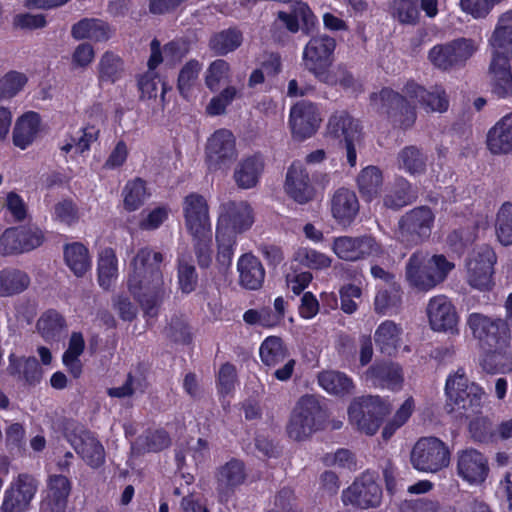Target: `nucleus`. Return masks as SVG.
<instances>
[{
    "label": "nucleus",
    "instance_id": "f257e3e1",
    "mask_svg": "<svg viewBox=\"0 0 512 512\" xmlns=\"http://www.w3.org/2000/svg\"><path fill=\"white\" fill-rule=\"evenodd\" d=\"M372 108L390 117L396 118L398 113L403 119L398 121L403 127L413 124L416 118L415 107L420 105L427 112L443 113L448 110L449 100L445 90L440 86L426 89L414 82L408 83L404 88V96L384 88L379 93L371 95Z\"/></svg>",
    "mask_w": 512,
    "mask_h": 512
},
{
    "label": "nucleus",
    "instance_id": "f03ea898",
    "mask_svg": "<svg viewBox=\"0 0 512 512\" xmlns=\"http://www.w3.org/2000/svg\"><path fill=\"white\" fill-rule=\"evenodd\" d=\"M163 256L148 247L141 248L128 266L127 286L148 316H155L166 295L160 264Z\"/></svg>",
    "mask_w": 512,
    "mask_h": 512
},
{
    "label": "nucleus",
    "instance_id": "7ed1b4c3",
    "mask_svg": "<svg viewBox=\"0 0 512 512\" xmlns=\"http://www.w3.org/2000/svg\"><path fill=\"white\" fill-rule=\"evenodd\" d=\"M473 336L477 338L485 355L481 365L488 373L512 372L510 332L501 319H492L480 313H471L467 319Z\"/></svg>",
    "mask_w": 512,
    "mask_h": 512
},
{
    "label": "nucleus",
    "instance_id": "20e7f679",
    "mask_svg": "<svg viewBox=\"0 0 512 512\" xmlns=\"http://www.w3.org/2000/svg\"><path fill=\"white\" fill-rule=\"evenodd\" d=\"M445 394L448 411L465 417L477 415L485 398L483 388L469 381L463 369H458L447 377Z\"/></svg>",
    "mask_w": 512,
    "mask_h": 512
},
{
    "label": "nucleus",
    "instance_id": "39448f33",
    "mask_svg": "<svg viewBox=\"0 0 512 512\" xmlns=\"http://www.w3.org/2000/svg\"><path fill=\"white\" fill-rule=\"evenodd\" d=\"M325 418L318 398L312 395L302 396L291 412L286 433L294 441H304L321 429Z\"/></svg>",
    "mask_w": 512,
    "mask_h": 512
},
{
    "label": "nucleus",
    "instance_id": "423d86ee",
    "mask_svg": "<svg viewBox=\"0 0 512 512\" xmlns=\"http://www.w3.org/2000/svg\"><path fill=\"white\" fill-rule=\"evenodd\" d=\"M389 410V404L379 396L363 397L351 403L348 409L349 421L361 432L374 435Z\"/></svg>",
    "mask_w": 512,
    "mask_h": 512
},
{
    "label": "nucleus",
    "instance_id": "0eeeda50",
    "mask_svg": "<svg viewBox=\"0 0 512 512\" xmlns=\"http://www.w3.org/2000/svg\"><path fill=\"white\" fill-rule=\"evenodd\" d=\"M449 462L450 451L447 445L435 437L419 439L411 452V463L421 472L436 473L446 468Z\"/></svg>",
    "mask_w": 512,
    "mask_h": 512
},
{
    "label": "nucleus",
    "instance_id": "6e6552de",
    "mask_svg": "<svg viewBox=\"0 0 512 512\" xmlns=\"http://www.w3.org/2000/svg\"><path fill=\"white\" fill-rule=\"evenodd\" d=\"M434 220L435 215L430 208H414L400 218L395 238L406 246L416 245L431 235Z\"/></svg>",
    "mask_w": 512,
    "mask_h": 512
},
{
    "label": "nucleus",
    "instance_id": "1a4fd4ad",
    "mask_svg": "<svg viewBox=\"0 0 512 512\" xmlns=\"http://www.w3.org/2000/svg\"><path fill=\"white\" fill-rule=\"evenodd\" d=\"M496 262V253L489 245H482L473 249L465 263L468 284L481 291L491 289Z\"/></svg>",
    "mask_w": 512,
    "mask_h": 512
},
{
    "label": "nucleus",
    "instance_id": "9d476101",
    "mask_svg": "<svg viewBox=\"0 0 512 512\" xmlns=\"http://www.w3.org/2000/svg\"><path fill=\"white\" fill-rule=\"evenodd\" d=\"M472 39L459 38L445 44L433 46L428 53L431 64L440 70H450L463 65L477 51Z\"/></svg>",
    "mask_w": 512,
    "mask_h": 512
},
{
    "label": "nucleus",
    "instance_id": "9b49d317",
    "mask_svg": "<svg viewBox=\"0 0 512 512\" xmlns=\"http://www.w3.org/2000/svg\"><path fill=\"white\" fill-rule=\"evenodd\" d=\"M236 139L227 129L216 130L205 146V157L210 171H227L237 158Z\"/></svg>",
    "mask_w": 512,
    "mask_h": 512
},
{
    "label": "nucleus",
    "instance_id": "f8f14e48",
    "mask_svg": "<svg viewBox=\"0 0 512 512\" xmlns=\"http://www.w3.org/2000/svg\"><path fill=\"white\" fill-rule=\"evenodd\" d=\"M335 47V39L323 34L310 39L303 51L305 67L325 83H332L327 69L331 65Z\"/></svg>",
    "mask_w": 512,
    "mask_h": 512
},
{
    "label": "nucleus",
    "instance_id": "ddd939ff",
    "mask_svg": "<svg viewBox=\"0 0 512 512\" xmlns=\"http://www.w3.org/2000/svg\"><path fill=\"white\" fill-rule=\"evenodd\" d=\"M327 133L334 138L344 140L347 161L350 166H355L357 149L361 146L363 139L359 122L344 111L336 112L328 121Z\"/></svg>",
    "mask_w": 512,
    "mask_h": 512
},
{
    "label": "nucleus",
    "instance_id": "4468645a",
    "mask_svg": "<svg viewBox=\"0 0 512 512\" xmlns=\"http://www.w3.org/2000/svg\"><path fill=\"white\" fill-rule=\"evenodd\" d=\"M331 250L339 259L348 262L377 257L382 253L381 245L370 235L334 237Z\"/></svg>",
    "mask_w": 512,
    "mask_h": 512
},
{
    "label": "nucleus",
    "instance_id": "2eb2a0df",
    "mask_svg": "<svg viewBox=\"0 0 512 512\" xmlns=\"http://www.w3.org/2000/svg\"><path fill=\"white\" fill-rule=\"evenodd\" d=\"M345 506L359 509L376 508L381 504L382 490L371 473H364L342 492Z\"/></svg>",
    "mask_w": 512,
    "mask_h": 512
},
{
    "label": "nucleus",
    "instance_id": "dca6fc26",
    "mask_svg": "<svg viewBox=\"0 0 512 512\" xmlns=\"http://www.w3.org/2000/svg\"><path fill=\"white\" fill-rule=\"evenodd\" d=\"M182 212L187 231L192 237H206L211 234L209 206L205 197L190 193L184 197Z\"/></svg>",
    "mask_w": 512,
    "mask_h": 512
},
{
    "label": "nucleus",
    "instance_id": "f3484780",
    "mask_svg": "<svg viewBox=\"0 0 512 512\" xmlns=\"http://www.w3.org/2000/svg\"><path fill=\"white\" fill-rule=\"evenodd\" d=\"M488 458L474 448H465L456 453V474L469 485L483 484L489 475Z\"/></svg>",
    "mask_w": 512,
    "mask_h": 512
},
{
    "label": "nucleus",
    "instance_id": "a211bd4d",
    "mask_svg": "<svg viewBox=\"0 0 512 512\" xmlns=\"http://www.w3.org/2000/svg\"><path fill=\"white\" fill-rule=\"evenodd\" d=\"M321 123L318 108L306 101L297 102L290 109L288 124L293 138L305 140L313 136Z\"/></svg>",
    "mask_w": 512,
    "mask_h": 512
},
{
    "label": "nucleus",
    "instance_id": "6ab92c4d",
    "mask_svg": "<svg viewBox=\"0 0 512 512\" xmlns=\"http://www.w3.org/2000/svg\"><path fill=\"white\" fill-rule=\"evenodd\" d=\"M426 313L432 330L458 333L459 316L455 306L445 295L430 298Z\"/></svg>",
    "mask_w": 512,
    "mask_h": 512
},
{
    "label": "nucleus",
    "instance_id": "aec40b11",
    "mask_svg": "<svg viewBox=\"0 0 512 512\" xmlns=\"http://www.w3.org/2000/svg\"><path fill=\"white\" fill-rule=\"evenodd\" d=\"M36 491L37 482L35 478L27 474H20L5 491L0 507L1 512L25 511L34 498Z\"/></svg>",
    "mask_w": 512,
    "mask_h": 512
},
{
    "label": "nucleus",
    "instance_id": "412c9836",
    "mask_svg": "<svg viewBox=\"0 0 512 512\" xmlns=\"http://www.w3.org/2000/svg\"><path fill=\"white\" fill-rule=\"evenodd\" d=\"M254 223V213L245 201H228L220 207L217 228L242 233L251 228Z\"/></svg>",
    "mask_w": 512,
    "mask_h": 512
},
{
    "label": "nucleus",
    "instance_id": "4be33fe9",
    "mask_svg": "<svg viewBox=\"0 0 512 512\" xmlns=\"http://www.w3.org/2000/svg\"><path fill=\"white\" fill-rule=\"evenodd\" d=\"M68 441L75 452L91 468L96 469L105 462V449L97 437L90 431L77 429L68 435Z\"/></svg>",
    "mask_w": 512,
    "mask_h": 512
},
{
    "label": "nucleus",
    "instance_id": "5701e85b",
    "mask_svg": "<svg viewBox=\"0 0 512 512\" xmlns=\"http://www.w3.org/2000/svg\"><path fill=\"white\" fill-rule=\"evenodd\" d=\"M284 187L286 193L300 204L311 201L315 196L309 174L300 161H294L288 168Z\"/></svg>",
    "mask_w": 512,
    "mask_h": 512
},
{
    "label": "nucleus",
    "instance_id": "b1692460",
    "mask_svg": "<svg viewBox=\"0 0 512 512\" xmlns=\"http://www.w3.org/2000/svg\"><path fill=\"white\" fill-rule=\"evenodd\" d=\"M489 67L491 91L499 98L512 96V73L509 60L511 56L502 53H491Z\"/></svg>",
    "mask_w": 512,
    "mask_h": 512
},
{
    "label": "nucleus",
    "instance_id": "393cba45",
    "mask_svg": "<svg viewBox=\"0 0 512 512\" xmlns=\"http://www.w3.org/2000/svg\"><path fill=\"white\" fill-rule=\"evenodd\" d=\"M486 147L492 155L512 153V112L501 117L487 132Z\"/></svg>",
    "mask_w": 512,
    "mask_h": 512
},
{
    "label": "nucleus",
    "instance_id": "a878e982",
    "mask_svg": "<svg viewBox=\"0 0 512 512\" xmlns=\"http://www.w3.org/2000/svg\"><path fill=\"white\" fill-rule=\"evenodd\" d=\"M365 377L374 386L391 391H400L404 385L403 369L397 363L374 364L367 370Z\"/></svg>",
    "mask_w": 512,
    "mask_h": 512
},
{
    "label": "nucleus",
    "instance_id": "bb28decb",
    "mask_svg": "<svg viewBox=\"0 0 512 512\" xmlns=\"http://www.w3.org/2000/svg\"><path fill=\"white\" fill-rule=\"evenodd\" d=\"M330 209L338 224L350 225L359 211V201L355 192L347 188L336 190L330 200Z\"/></svg>",
    "mask_w": 512,
    "mask_h": 512
},
{
    "label": "nucleus",
    "instance_id": "cd10ccee",
    "mask_svg": "<svg viewBox=\"0 0 512 512\" xmlns=\"http://www.w3.org/2000/svg\"><path fill=\"white\" fill-rule=\"evenodd\" d=\"M42 131L41 117L37 112L28 111L17 118L13 129V143L24 150L30 146Z\"/></svg>",
    "mask_w": 512,
    "mask_h": 512
},
{
    "label": "nucleus",
    "instance_id": "c85d7f7f",
    "mask_svg": "<svg viewBox=\"0 0 512 512\" xmlns=\"http://www.w3.org/2000/svg\"><path fill=\"white\" fill-rule=\"evenodd\" d=\"M100 128L98 123H87L82 129L68 135L61 143L60 150L64 155L74 158L90 149L93 142L98 139Z\"/></svg>",
    "mask_w": 512,
    "mask_h": 512
},
{
    "label": "nucleus",
    "instance_id": "c756f323",
    "mask_svg": "<svg viewBox=\"0 0 512 512\" xmlns=\"http://www.w3.org/2000/svg\"><path fill=\"white\" fill-rule=\"evenodd\" d=\"M244 464L236 459L221 466L217 473V489L222 496H228L244 483Z\"/></svg>",
    "mask_w": 512,
    "mask_h": 512
},
{
    "label": "nucleus",
    "instance_id": "7c9ffc66",
    "mask_svg": "<svg viewBox=\"0 0 512 512\" xmlns=\"http://www.w3.org/2000/svg\"><path fill=\"white\" fill-rule=\"evenodd\" d=\"M491 53H502L512 58V10L498 18L495 29L489 38Z\"/></svg>",
    "mask_w": 512,
    "mask_h": 512
},
{
    "label": "nucleus",
    "instance_id": "2f4dec72",
    "mask_svg": "<svg viewBox=\"0 0 512 512\" xmlns=\"http://www.w3.org/2000/svg\"><path fill=\"white\" fill-rule=\"evenodd\" d=\"M427 269L429 275L425 277H414V282L419 286L425 288H435L437 285L442 283L448 276V274L455 268V264L448 260L444 255H433L427 254Z\"/></svg>",
    "mask_w": 512,
    "mask_h": 512
},
{
    "label": "nucleus",
    "instance_id": "473e14b6",
    "mask_svg": "<svg viewBox=\"0 0 512 512\" xmlns=\"http://www.w3.org/2000/svg\"><path fill=\"white\" fill-rule=\"evenodd\" d=\"M69 493L70 483L65 476H51L48 482L47 498L43 502L44 511L65 512Z\"/></svg>",
    "mask_w": 512,
    "mask_h": 512
},
{
    "label": "nucleus",
    "instance_id": "72a5a7b5",
    "mask_svg": "<svg viewBox=\"0 0 512 512\" xmlns=\"http://www.w3.org/2000/svg\"><path fill=\"white\" fill-rule=\"evenodd\" d=\"M263 168L264 163L260 156L253 155L243 158L234 171L236 184L242 189H250L256 186Z\"/></svg>",
    "mask_w": 512,
    "mask_h": 512
},
{
    "label": "nucleus",
    "instance_id": "f704fd0d",
    "mask_svg": "<svg viewBox=\"0 0 512 512\" xmlns=\"http://www.w3.org/2000/svg\"><path fill=\"white\" fill-rule=\"evenodd\" d=\"M240 283L247 289L255 290L262 286L265 271L261 262L252 254L242 255L237 263Z\"/></svg>",
    "mask_w": 512,
    "mask_h": 512
},
{
    "label": "nucleus",
    "instance_id": "c9c22d12",
    "mask_svg": "<svg viewBox=\"0 0 512 512\" xmlns=\"http://www.w3.org/2000/svg\"><path fill=\"white\" fill-rule=\"evenodd\" d=\"M403 329L391 320L383 321L375 330L374 341L382 353L393 355L401 344Z\"/></svg>",
    "mask_w": 512,
    "mask_h": 512
},
{
    "label": "nucleus",
    "instance_id": "e433bc0d",
    "mask_svg": "<svg viewBox=\"0 0 512 512\" xmlns=\"http://www.w3.org/2000/svg\"><path fill=\"white\" fill-rule=\"evenodd\" d=\"M278 19L290 32L299 30V20L302 21V29L308 32L317 23V18L305 3L299 2L294 6L292 13L279 12Z\"/></svg>",
    "mask_w": 512,
    "mask_h": 512
},
{
    "label": "nucleus",
    "instance_id": "4c0bfd02",
    "mask_svg": "<svg viewBox=\"0 0 512 512\" xmlns=\"http://www.w3.org/2000/svg\"><path fill=\"white\" fill-rule=\"evenodd\" d=\"M112 33L109 25L100 19H83L72 28V35L78 40L105 41L111 37Z\"/></svg>",
    "mask_w": 512,
    "mask_h": 512
},
{
    "label": "nucleus",
    "instance_id": "58836bf2",
    "mask_svg": "<svg viewBox=\"0 0 512 512\" xmlns=\"http://www.w3.org/2000/svg\"><path fill=\"white\" fill-rule=\"evenodd\" d=\"M64 258L67 266L77 276H83L91 268V258L86 246L74 242L64 248Z\"/></svg>",
    "mask_w": 512,
    "mask_h": 512
},
{
    "label": "nucleus",
    "instance_id": "ea45409f",
    "mask_svg": "<svg viewBox=\"0 0 512 512\" xmlns=\"http://www.w3.org/2000/svg\"><path fill=\"white\" fill-rule=\"evenodd\" d=\"M98 283L103 289H109L118 277V260L113 249H103L98 258Z\"/></svg>",
    "mask_w": 512,
    "mask_h": 512
},
{
    "label": "nucleus",
    "instance_id": "a19ab883",
    "mask_svg": "<svg viewBox=\"0 0 512 512\" xmlns=\"http://www.w3.org/2000/svg\"><path fill=\"white\" fill-rule=\"evenodd\" d=\"M30 284L27 273L18 269L0 270V296L10 297L26 290Z\"/></svg>",
    "mask_w": 512,
    "mask_h": 512
},
{
    "label": "nucleus",
    "instance_id": "79ce46f5",
    "mask_svg": "<svg viewBox=\"0 0 512 512\" xmlns=\"http://www.w3.org/2000/svg\"><path fill=\"white\" fill-rule=\"evenodd\" d=\"M185 55V50L179 44L171 42L165 45L163 51L160 50V43L157 40L151 42V55L148 60V67L151 70L162 62L167 65H174Z\"/></svg>",
    "mask_w": 512,
    "mask_h": 512
},
{
    "label": "nucleus",
    "instance_id": "37998d69",
    "mask_svg": "<svg viewBox=\"0 0 512 512\" xmlns=\"http://www.w3.org/2000/svg\"><path fill=\"white\" fill-rule=\"evenodd\" d=\"M401 305L400 287L396 283L378 288L374 300L376 312L392 315L397 313Z\"/></svg>",
    "mask_w": 512,
    "mask_h": 512
},
{
    "label": "nucleus",
    "instance_id": "c03bdc74",
    "mask_svg": "<svg viewBox=\"0 0 512 512\" xmlns=\"http://www.w3.org/2000/svg\"><path fill=\"white\" fill-rule=\"evenodd\" d=\"M85 348V340L81 333L73 332L70 336L68 348L63 354V364L74 377L82 373L80 356Z\"/></svg>",
    "mask_w": 512,
    "mask_h": 512
},
{
    "label": "nucleus",
    "instance_id": "a18cd8bd",
    "mask_svg": "<svg viewBox=\"0 0 512 512\" xmlns=\"http://www.w3.org/2000/svg\"><path fill=\"white\" fill-rule=\"evenodd\" d=\"M358 188L363 198L371 201L376 198L380 192L383 183L382 173L375 166L364 168L357 179Z\"/></svg>",
    "mask_w": 512,
    "mask_h": 512
},
{
    "label": "nucleus",
    "instance_id": "49530a36",
    "mask_svg": "<svg viewBox=\"0 0 512 512\" xmlns=\"http://www.w3.org/2000/svg\"><path fill=\"white\" fill-rule=\"evenodd\" d=\"M319 385L328 393L345 395L353 389L352 379L338 371H324L318 376Z\"/></svg>",
    "mask_w": 512,
    "mask_h": 512
},
{
    "label": "nucleus",
    "instance_id": "de8ad7c7",
    "mask_svg": "<svg viewBox=\"0 0 512 512\" xmlns=\"http://www.w3.org/2000/svg\"><path fill=\"white\" fill-rule=\"evenodd\" d=\"M293 260L312 270H326L333 262L329 255L310 247H299L294 252Z\"/></svg>",
    "mask_w": 512,
    "mask_h": 512
},
{
    "label": "nucleus",
    "instance_id": "09e8293b",
    "mask_svg": "<svg viewBox=\"0 0 512 512\" xmlns=\"http://www.w3.org/2000/svg\"><path fill=\"white\" fill-rule=\"evenodd\" d=\"M261 361L268 367H275L287 358V349L276 336L267 337L259 349Z\"/></svg>",
    "mask_w": 512,
    "mask_h": 512
},
{
    "label": "nucleus",
    "instance_id": "8fccbe9b",
    "mask_svg": "<svg viewBox=\"0 0 512 512\" xmlns=\"http://www.w3.org/2000/svg\"><path fill=\"white\" fill-rule=\"evenodd\" d=\"M426 166L425 155L415 146L403 148L397 156V167L410 175L420 174Z\"/></svg>",
    "mask_w": 512,
    "mask_h": 512
},
{
    "label": "nucleus",
    "instance_id": "3c124183",
    "mask_svg": "<svg viewBox=\"0 0 512 512\" xmlns=\"http://www.w3.org/2000/svg\"><path fill=\"white\" fill-rule=\"evenodd\" d=\"M122 72L123 64L117 55L111 52L102 55L98 64V78L102 84L115 83L121 78Z\"/></svg>",
    "mask_w": 512,
    "mask_h": 512
},
{
    "label": "nucleus",
    "instance_id": "603ef678",
    "mask_svg": "<svg viewBox=\"0 0 512 512\" xmlns=\"http://www.w3.org/2000/svg\"><path fill=\"white\" fill-rule=\"evenodd\" d=\"M170 445V438L164 430H155L139 437L132 445L136 454L144 452H157Z\"/></svg>",
    "mask_w": 512,
    "mask_h": 512
},
{
    "label": "nucleus",
    "instance_id": "864d4df0",
    "mask_svg": "<svg viewBox=\"0 0 512 512\" xmlns=\"http://www.w3.org/2000/svg\"><path fill=\"white\" fill-rule=\"evenodd\" d=\"M427 253L423 251H416L414 252L410 258L408 259L406 263V269H405V278L409 285L419 291L428 292L432 290V288H425L422 286H419L414 282V278L411 277V275H414V277H425L426 275H429V271L427 269Z\"/></svg>",
    "mask_w": 512,
    "mask_h": 512
},
{
    "label": "nucleus",
    "instance_id": "5fc2aeb1",
    "mask_svg": "<svg viewBox=\"0 0 512 512\" xmlns=\"http://www.w3.org/2000/svg\"><path fill=\"white\" fill-rule=\"evenodd\" d=\"M8 370L12 375L23 377L26 381L32 383L36 382L41 377V368L38 361L33 358L18 359L13 354L9 357Z\"/></svg>",
    "mask_w": 512,
    "mask_h": 512
},
{
    "label": "nucleus",
    "instance_id": "6e6d98bb",
    "mask_svg": "<svg viewBox=\"0 0 512 512\" xmlns=\"http://www.w3.org/2000/svg\"><path fill=\"white\" fill-rule=\"evenodd\" d=\"M64 328L65 321L63 317L54 310L43 313L37 322L39 333L47 341L57 339Z\"/></svg>",
    "mask_w": 512,
    "mask_h": 512
},
{
    "label": "nucleus",
    "instance_id": "4d7b16f0",
    "mask_svg": "<svg viewBox=\"0 0 512 512\" xmlns=\"http://www.w3.org/2000/svg\"><path fill=\"white\" fill-rule=\"evenodd\" d=\"M416 195L410 183L399 179L396 187L384 197V206L390 209H400L415 199Z\"/></svg>",
    "mask_w": 512,
    "mask_h": 512
},
{
    "label": "nucleus",
    "instance_id": "13d9d810",
    "mask_svg": "<svg viewBox=\"0 0 512 512\" xmlns=\"http://www.w3.org/2000/svg\"><path fill=\"white\" fill-rule=\"evenodd\" d=\"M149 194L143 180L137 178L127 182L123 189L124 207L128 211H135L147 200Z\"/></svg>",
    "mask_w": 512,
    "mask_h": 512
},
{
    "label": "nucleus",
    "instance_id": "bf43d9fd",
    "mask_svg": "<svg viewBox=\"0 0 512 512\" xmlns=\"http://www.w3.org/2000/svg\"><path fill=\"white\" fill-rule=\"evenodd\" d=\"M496 235L502 245L512 244V203H504L496 216Z\"/></svg>",
    "mask_w": 512,
    "mask_h": 512
},
{
    "label": "nucleus",
    "instance_id": "052dcab7",
    "mask_svg": "<svg viewBox=\"0 0 512 512\" xmlns=\"http://www.w3.org/2000/svg\"><path fill=\"white\" fill-rule=\"evenodd\" d=\"M28 81L24 73L10 71L0 78V101L15 97Z\"/></svg>",
    "mask_w": 512,
    "mask_h": 512
},
{
    "label": "nucleus",
    "instance_id": "680f3d73",
    "mask_svg": "<svg viewBox=\"0 0 512 512\" xmlns=\"http://www.w3.org/2000/svg\"><path fill=\"white\" fill-rule=\"evenodd\" d=\"M242 42V35L236 29H228L216 34L210 41L211 48L218 54H227Z\"/></svg>",
    "mask_w": 512,
    "mask_h": 512
},
{
    "label": "nucleus",
    "instance_id": "e2e57ef3",
    "mask_svg": "<svg viewBox=\"0 0 512 512\" xmlns=\"http://www.w3.org/2000/svg\"><path fill=\"white\" fill-rule=\"evenodd\" d=\"M201 65L197 61H189L180 71L178 77V90L184 98H189L196 85Z\"/></svg>",
    "mask_w": 512,
    "mask_h": 512
},
{
    "label": "nucleus",
    "instance_id": "0e129e2a",
    "mask_svg": "<svg viewBox=\"0 0 512 512\" xmlns=\"http://www.w3.org/2000/svg\"><path fill=\"white\" fill-rule=\"evenodd\" d=\"M216 241L218 245L217 262L223 267L229 266L234 253L235 237L229 231L217 228Z\"/></svg>",
    "mask_w": 512,
    "mask_h": 512
},
{
    "label": "nucleus",
    "instance_id": "69168bd1",
    "mask_svg": "<svg viewBox=\"0 0 512 512\" xmlns=\"http://www.w3.org/2000/svg\"><path fill=\"white\" fill-rule=\"evenodd\" d=\"M230 81V66L229 64L222 60H216L211 63L209 66L206 76L205 82L207 87L214 91L219 88L222 83H226Z\"/></svg>",
    "mask_w": 512,
    "mask_h": 512
},
{
    "label": "nucleus",
    "instance_id": "338daca9",
    "mask_svg": "<svg viewBox=\"0 0 512 512\" xmlns=\"http://www.w3.org/2000/svg\"><path fill=\"white\" fill-rule=\"evenodd\" d=\"M240 95V90L234 86H228L218 95L214 96L206 107L209 115H221L226 108Z\"/></svg>",
    "mask_w": 512,
    "mask_h": 512
},
{
    "label": "nucleus",
    "instance_id": "774afa93",
    "mask_svg": "<svg viewBox=\"0 0 512 512\" xmlns=\"http://www.w3.org/2000/svg\"><path fill=\"white\" fill-rule=\"evenodd\" d=\"M393 16L402 24L414 25L419 19L417 0H395L393 4Z\"/></svg>",
    "mask_w": 512,
    "mask_h": 512
}]
</instances>
